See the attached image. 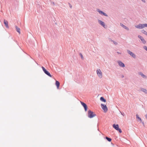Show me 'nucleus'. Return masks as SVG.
<instances>
[{
    "label": "nucleus",
    "mask_w": 147,
    "mask_h": 147,
    "mask_svg": "<svg viewBox=\"0 0 147 147\" xmlns=\"http://www.w3.org/2000/svg\"><path fill=\"white\" fill-rule=\"evenodd\" d=\"M113 127L116 130L118 131L119 133H122V130L121 129L119 128V126L118 124H114L113 125Z\"/></svg>",
    "instance_id": "nucleus-1"
},
{
    "label": "nucleus",
    "mask_w": 147,
    "mask_h": 147,
    "mask_svg": "<svg viewBox=\"0 0 147 147\" xmlns=\"http://www.w3.org/2000/svg\"><path fill=\"white\" fill-rule=\"evenodd\" d=\"M96 116V114L94 112L91 111L89 110L88 111V116L90 118H92L95 117Z\"/></svg>",
    "instance_id": "nucleus-2"
},
{
    "label": "nucleus",
    "mask_w": 147,
    "mask_h": 147,
    "mask_svg": "<svg viewBox=\"0 0 147 147\" xmlns=\"http://www.w3.org/2000/svg\"><path fill=\"white\" fill-rule=\"evenodd\" d=\"M102 109L105 113H107L108 111V109L106 105L102 104Z\"/></svg>",
    "instance_id": "nucleus-3"
},
{
    "label": "nucleus",
    "mask_w": 147,
    "mask_h": 147,
    "mask_svg": "<svg viewBox=\"0 0 147 147\" xmlns=\"http://www.w3.org/2000/svg\"><path fill=\"white\" fill-rule=\"evenodd\" d=\"M42 68L43 71H44V72L45 74H46L47 75L50 77H52V76L50 74V73L48 71H47L43 67H42Z\"/></svg>",
    "instance_id": "nucleus-4"
},
{
    "label": "nucleus",
    "mask_w": 147,
    "mask_h": 147,
    "mask_svg": "<svg viewBox=\"0 0 147 147\" xmlns=\"http://www.w3.org/2000/svg\"><path fill=\"white\" fill-rule=\"evenodd\" d=\"M127 53L129 54L132 57L134 58H135L136 57L134 53H133L131 51L129 50H127Z\"/></svg>",
    "instance_id": "nucleus-5"
},
{
    "label": "nucleus",
    "mask_w": 147,
    "mask_h": 147,
    "mask_svg": "<svg viewBox=\"0 0 147 147\" xmlns=\"http://www.w3.org/2000/svg\"><path fill=\"white\" fill-rule=\"evenodd\" d=\"M138 37L140 39L143 43L145 44L146 43V40L144 39L142 36L140 35H139L138 36Z\"/></svg>",
    "instance_id": "nucleus-6"
},
{
    "label": "nucleus",
    "mask_w": 147,
    "mask_h": 147,
    "mask_svg": "<svg viewBox=\"0 0 147 147\" xmlns=\"http://www.w3.org/2000/svg\"><path fill=\"white\" fill-rule=\"evenodd\" d=\"M80 102H81L82 105V106L84 108L85 111H86L87 109V105H86V104H85L83 102L81 101Z\"/></svg>",
    "instance_id": "nucleus-7"
},
{
    "label": "nucleus",
    "mask_w": 147,
    "mask_h": 147,
    "mask_svg": "<svg viewBox=\"0 0 147 147\" xmlns=\"http://www.w3.org/2000/svg\"><path fill=\"white\" fill-rule=\"evenodd\" d=\"M118 63L119 66L121 67H123L125 66V64L121 61H118Z\"/></svg>",
    "instance_id": "nucleus-8"
},
{
    "label": "nucleus",
    "mask_w": 147,
    "mask_h": 147,
    "mask_svg": "<svg viewBox=\"0 0 147 147\" xmlns=\"http://www.w3.org/2000/svg\"><path fill=\"white\" fill-rule=\"evenodd\" d=\"M120 26H122V27H123L125 29H126V30H129V28L127 27L126 26H125L123 24L121 23H120Z\"/></svg>",
    "instance_id": "nucleus-9"
},
{
    "label": "nucleus",
    "mask_w": 147,
    "mask_h": 147,
    "mask_svg": "<svg viewBox=\"0 0 147 147\" xmlns=\"http://www.w3.org/2000/svg\"><path fill=\"white\" fill-rule=\"evenodd\" d=\"M97 74L99 77L101 76V71L100 69H98L97 70Z\"/></svg>",
    "instance_id": "nucleus-10"
},
{
    "label": "nucleus",
    "mask_w": 147,
    "mask_h": 147,
    "mask_svg": "<svg viewBox=\"0 0 147 147\" xmlns=\"http://www.w3.org/2000/svg\"><path fill=\"white\" fill-rule=\"evenodd\" d=\"M139 74L141 75V76L143 78H147V76L144 75V74L142 72H140L139 73H138Z\"/></svg>",
    "instance_id": "nucleus-11"
},
{
    "label": "nucleus",
    "mask_w": 147,
    "mask_h": 147,
    "mask_svg": "<svg viewBox=\"0 0 147 147\" xmlns=\"http://www.w3.org/2000/svg\"><path fill=\"white\" fill-rule=\"evenodd\" d=\"M4 23L6 27L7 28H9V26L8 25V22L5 20H4Z\"/></svg>",
    "instance_id": "nucleus-12"
},
{
    "label": "nucleus",
    "mask_w": 147,
    "mask_h": 147,
    "mask_svg": "<svg viewBox=\"0 0 147 147\" xmlns=\"http://www.w3.org/2000/svg\"><path fill=\"white\" fill-rule=\"evenodd\" d=\"M55 85L57 87V88L58 89L59 88V85H60V83L58 81L56 80L55 82Z\"/></svg>",
    "instance_id": "nucleus-13"
},
{
    "label": "nucleus",
    "mask_w": 147,
    "mask_h": 147,
    "mask_svg": "<svg viewBox=\"0 0 147 147\" xmlns=\"http://www.w3.org/2000/svg\"><path fill=\"white\" fill-rule=\"evenodd\" d=\"M135 27L138 28L142 29V24H139L138 25L136 26Z\"/></svg>",
    "instance_id": "nucleus-14"
},
{
    "label": "nucleus",
    "mask_w": 147,
    "mask_h": 147,
    "mask_svg": "<svg viewBox=\"0 0 147 147\" xmlns=\"http://www.w3.org/2000/svg\"><path fill=\"white\" fill-rule=\"evenodd\" d=\"M102 26L105 29H106L107 27V26L105 25V23L102 21Z\"/></svg>",
    "instance_id": "nucleus-15"
},
{
    "label": "nucleus",
    "mask_w": 147,
    "mask_h": 147,
    "mask_svg": "<svg viewBox=\"0 0 147 147\" xmlns=\"http://www.w3.org/2000/svg\"><path fill=\"white\" fill-rule=\"evenodd\" d=\"M141 90L146 94H147V90L144 88H141Z\"/></svg>",
    "instance_id": "nucleus-16"
},
{
    "label": "nucleus",
    "mask_w": 147,
    "mask_h": 147,
    "mask_svg": "<svg viewBox=\"0 0 147 147\" xmlns=\"http://www.w3.org/2000/svg\"><path fill=\"white\" fill-rule=\"evenodd\" d=\"M105 139H106L109 142H111L112 140V139L108 137H106L105 138L104 137Z\"/></svg>",
    "instance_id": "nucleus-17"
},
{
    "label": "nucleus",
    "mask_w": 147,
    "mask_h": 147,
    "mask_svg": "<svg viewBox=\"0 0 147 147\" xmlns=\"http://www.w3.org/2000/svg\"><path fill=\"white\" fill-rule=\"evenodd\" d=\"M136 118L137 119H138V121H140L141 122H142V120L141 119L140 117H139V116L138 114L136 115Z\"/></svg>",
    "instance_id": "nucleus-18"
},
{
    "label": "nucleus",
    "mask_w": 147,
    "mask_h": 147,
    "mask_svg": "<svg viewBox=\"0 0 147 147\" xmlns=\"http://www.w3.org/2000/svg\"><path fill=\"white\" fill-rule=\"evenodd\" d=\"M16 28V31L17 32H18V33L19 34H20V28H18L17 26H15Z\"/></svg>",
    "instance_id": "nucleus-19"
},
{
    "label": "nucleus",
    "mask_w": 147,
    "mask_h": 147,
    "mask_svg": "<svg viewBox=\"0 0 147 147\" xmlns=\"http://www.w3.org/2000/svg\"><path fill=\"white\" fill-rule=\"evenodd\" d=\"M142 32L147 36V32L146 31L144 30H142Z\"/></svg>",
    "instance_id": "nucleus-20"
},
{
    "label": "nucleus",
    "mask_w": 147,
    "mask_h": 147,
    "mask_svg": "<svg viewBox=\"0 0 147 147\" xmlns=\"http://www.w3.org/2000/svg\"><path fill=\"white\" fill-rule=\"evenodd\" d=\"M106 101V99L105 98L103 97L102 96V102H105Z\"/></svg>",
    "instance_id": "nucleus-21"
},
{
    "label": "nucleus",
    "mask_w": 147,
    "mask_h": 147,
    "mask_svg": "<svg viewBox=\"0 0 147 147\" xmlns=\"http://www.w3.org/2000/svg\"><path fill=\"white\" fill-rule=\"evenodd\" d=\"M142 28L145 27H147V24H142Z\"/></svg>",
    "instance_id": "nucleus-22"
},
{
    "label": "nucleus",
    "mask_w": 147,
    "mask_h": 147,
    "mask_svg": "<svg viewBox=\"0 0 147 147\" xmlns=\"http://www.w3.org/2000/svg\"><path fill=\"white\" fill-rule=\"evenodd\" d=\"M102 15H104L106 16H107L108 15L107 14L105 13L104 12L102 11Z\"/></svg>",
    "instance_id": "nucleus-23"
},
{
    "label": "nucleus",
    "mask_w": 147,
    "mask_h": 147,
    "mask_svg": "<svg viewBox=\"0 0 147 147\" xmlns=\"http://www.w3.org/2000/svg\"><path fill=\"white\" fill-rule=\"evenodd\" d=\"M143 48L145 50H146V51H147V47L146 46H144L143 47Z\"/></svg>",
    "instance_id": "nucleus-24"
},
{
    "label": "nucleus",
    "mask_w": 147,
    "mask_h": 147,
    "mask_svg": "<svg viewBox=\"0 0 147 147\" xmlns=\"http://www.w3.org/2000/svg\"><path fill=\"white\" fill-rule=\"evenodd\" d=\"M113 42L115 45H117L118 44L115 41H113Z\"/></svg>",
    "instance_id": "nucleus-25"
},
{
    "label": "nucleus",
    "mask_w": 147,
    "mask_h": 147,
    "mask_svg": "<svg viewBox=\"0 0 147 147\" xmlns=\"http://www.w3.org/2000/svg\"><path fill=\"white\" fill-rule=\"evenodd\" d=\"M80 55L82 59H83V55H82V54L81 53H80Z\"/></svg>",
    "instance_id": "nucleus-26"
},
{
    "label": "nucleus",
    "mask_w": 147,
    "mask_h": 147,
    "mask_svg": "<svg viewBox=\"0 0 147 147\" xmlns=\"http://www.w3.org/2000/svg\"><path fill=\"white\" fill-rule=\"evenodd\" d=\"M97 11L99 13H101V11L100 9H97Z\"/></svg>",
    "instance_id": "nucleus-27"
},
{
    "label": "nucleus",
    "mask_w": 147,
    "mask_h": 147,
    "mask_svg": "<svg viewBox=\"0 0 147 147\" xmlns=\"http://www.w3.org/2000/svg\"><path fill=\"white\" fill-rule=\"evenodd\" d=\"M109 40L110 41H111V42H113V40H112L111 38H109Z\"/></svg>",
    "instance_id": "nucleus-28"
},
{
    "label": "nucleus",
    "mask_w": 147,
    "mask_h": 147,
    "mask_svg": "<svg viewBox=\"0 0 147 147\" xmlns=\"http://www.w3.org/2000/svg\"><path fill=\"white\" fill-rule=\"evenodd\" d=\"M121 114L123 115V116H124V113H121Z\"/></svg>",
    "instance_id": "nucleus-29"
},
{
    "label": "nucleus",
    "mask_w": 147,
    "mask_h": 147,
    "mask_svg": "<svg viewBox=\"0 0 147 147\" xmlns=\"http://www.w3.org/2000/svg\"><path fill=\"white\" fill-rule=\"evenodd\" d=\"M69 4V6H70V8H72V6L71 5V4L70 3Z\"/></svg>",
    "instance_id": "nucleus-30"
},
{
    "label": "nucleus",
    "mask_w": 147,
    "mask_h": 147,
    "mask_svg": "<svg viewBox=\"0 0 147 147\" xmlns=\"http://www.w3.org/2000/svg\"><path fill=\"white\" fill-rule=\"evenodd\" d=\"M145 116L146 118L147 119V114L145 115Z\"/></svg>",
    "instance_id": "nucleus-31"
},
{
    "label": "nucleus",
    "mask_w": 147,
    "mask_h": 147,
    "mask_svg": "<svg viewBox=\"0 0 147 147\" xmlns=\"http://www.w3.org/2000/svg\"><path fill=\"white\" fill-rule=\"evenodd\" d=\"M117 54H121V53H120V52H117Z\"/></svg>",
    "instance_id": "nucleus-32"
},
{
    "label": "nucleus",
    "mask_w": 147,
    "mask_h": 147,
    "mask_svg": "<svg viewBox=\"0 0 147 147\" xmlns=\"http://www.w3.org/2000/svg\"><path fill=\"white\" fill-rule=\"evenodd\" d=\"M142 1H143V2H144V3H145V0H141Z\"/></svg>",
    "instance_id": "nucleus-33"
},
{
    "label": "nucleus",
    "mask_w": 147,
    "mask_h": 147,
    "mask_svg": "<svg viewBox=\"0 0 147 147\" xmlns=\"http://www.w3.org/2000/svg\"><path fill=\"white\" fill-rule=\"evenodd\" d=\"M99 22L100 24H101V21L100 20H99Z\"/></svg>",
    "instance_id": "nucleus-34"
},
{
    "label": "nucleus",
    "mask_w": 147,
    "mask_h": 147,
    "mask_svg": "<svg viewBox=\"0 0 147 147\" xmlns=\"http://www.w3.org/2000/svg\"><path fill=\"white\" fill-rule=\"evenodd\" d=\"M121 77L122 78H123L124 77V76L123 75H122L121 76Z\"/></svg>",
    "instance_id": "nucleus-35"
},
{
    "label": "nucleus",
    "mask_w": 147,
    "mask_h": 147,
    "mask_svg": "<svg viewBox=\"0 0 147 147\" xmlns=\"http://www.w3.org/2000/svg\"><path fill=\"white\" fill-rule=\"evenodd\" d=\"M141 122H142V124H143L144 125V122H142V121Z\"/></svg>",
    "instance_id": "nucleus-36"
},
{
    "label": "nucleus",
    "mask_w": 147,
    "mask_h": 147,
    "mask_svg": "<svg viewBox=\"0 0 147 147\" xmlns=\"http://www.w3.org/2000/svg\"><path fill=\"white\" fill-rule=\"evenodd\" d=\"M100 100H101V97H100Z\"/></svg>",
    "instance_id": "nucleus-37"
}]
</instances>
